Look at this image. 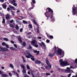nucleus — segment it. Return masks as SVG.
Segmentation results:
<instances>
[{
	"label": "nucleus",
	"instance_id": "1",
	"mask_svg": "<svg viewBox=\"0 0 77 77\" xmlns=\"http://www.w3.org/2000/svg\"><path fill=\"white\" fill-rule=\"evenodd\" d=\"M48 12L47 13L46 12L45 14L46 16V17H47V20H48V19H50L51 21H54V19L53 18V15L52 14L53 13V11L50 8H48Z\"/></svg>",
	"mask_w": 77,
	"mask_h": 77
},
{
	"label": "nucleus",
	"instance_id": "2",
	"mask_svg": "<svg viewBox=\"0 0 77 77\" xmlns=\"http://www.w3.org/2000/svg\"><path fill=\"white\" fill-rule=\"evenodd\" d=\"M63 59H60L59 62H60V65L61 66H66L69 65V64L68 63L67 61H63Z\"/></svg>",
	"mask_w": 77,
	"mask_h": 77
},
{
	"label": "nucleus",
	"instance_id": "3",
	"mask_svg": "<svg viewBox=\"0 0 77 77\" xmlns=\"http://www.w3.org/2000/svg\"><path fill=\"white\" fill-rule=\"evenodd\" d=\"M31 45H33L34 47H36V48H38V43H37V42L36 40H33L31 42Z\"/></svg>",
	"mask_w": 77,
	"mask_h": 77
},
{
	"label": "nucleus",
	"instance_id": "4",
	"mask_svg": "<svg viewBox=\"0 0 77 77\" xmlns=\"http://www.w3.org/2000/svg\"><path fill=\"white\" fill-rule=\"evenodd\" d=\"M1 50L2 51H9L8 49L6 48H3L1 47Z\"/></svg>",
	"mask_w": 77,
	"mask_h": 77
},
{
	"label": "nucleus",
	"instance_id": "5",
	"mask_svg": "<svg viewBox=\"0 0 77 77\" xmlns=\"http://www.w3.org/2000/svg\"><path fill=\"white\" fill-rule=\"evenodd\" d=\"M67 70H66L65 72H69L71 73V72H72V70L70 69V68L69 67H67Z\"/></svg>",
	"mask_w": 77,
	"mask_h": 77
},
{
	"label": "nucleus",
	"instance_id": "6",
	"mask_svg": "<svg viewBox=\"0 0 77 77\" xmlns=\"http://www.w3.org/2000/svg\"><path fill=\"white\" fill-rule=\"evenodd\" d=\"M62 49H58L57 51V54H58V55H61V54H62Z\"/></svg>",
	"mask_w": 77,
	"mask_h": 77
},
{
	"label": "nucleus",
	"instance_id": "7",
	"mask_svg": "<svg viewBox=\"0 0 77 77\" xmlns=\"http://www.w3.org/2000/svg\"><path fill=\"white\" fill-rule=\"evenodd\" d=\"M42 45L43 46L45 50H46L47 49V48L46 47V45L45 44V43L43 42L42 41Z\"/></svg>",
	"mask_w": 77,
	"mask_h": 77
},
{
	"label": "nucleus",
	"instance_id": "8",
	"mask_svg": "<svg viewBox=\"0 0 77 77\" xmlns=\"http://www.w3.org/2000/svg\"><path fill=\"white\" fill-rule=\"evenodd\" d=\"M10 0L9 2L10 3H11V4H13V3H15L16 2V0Z\"/></svg>",
	"mask_w": 77,
	"mask_h": 77
},
{
	"label": "nucleus",
	"instance_id": "9",
	"mask_svg": "<svg viewBox=\"0 0 77 77\" xmlns=\"http://www.w3.org/2000/svg\"><path fill=\"white\" fill-rule=\"evenodd\" d=\"M10 50H13V51H17V50L15 48H14L13 47H11L10 48Z\"/></svg>",
	"mask_w": 77,
	"mask_h": 77
},
{
	"label": "nucleus",
	"instance_id": "10",
	"mask_svg": "<svg viewBox=\"0 0 77 77\" xmlns=\"http://www.w3.org/2000/svg\"><path fill=\"white\" fill-rule=\"evenodd\" d=\"M9 8H10L11 9H12V10H15V7L12 6L11 5H9Z\"/></svg>",
	"mask_w": 77,
	"mask_h": 77
},
{
	"label": "nucleus",
	"instance_id": "11",
	"mask_svg": "<svg viewBox=\"0 0 77 77\" xmlns=\"http://www.w3.org/2000/svg\"><path fill=\"white\" fill-rule=\"evenodd\" d=\"M46 62L47 64L48 65H48H49L50 62H49V61L48 60V59L47 58L46 59Z\"/></svg>",
	"mask_w": 77,
	"mask_h": 77
},
{
	"label": "nucleus",
	"instance_id": "12",
	"mask_svg": "<svg viewBox=\"0 0 77 77\" xmlns=\"http://www.w3.org/2000/svg\"><path fill=\"white\" fill-rule=\"evenodd\" d=\"M27 55H25V56L27 58H30V57L31 56H32V55H31V54H29L27 53Z\"/></svg>",
	"mask_w": 77,
	"mask_h": 77
},
{
	"label": "nucleus",
	"instance_id": "13",
	"mask_svg": "<svg viewBox=\"0 0 77 77\" xmlns=\"http://www.w3.org/2000/svg\"><path fill=\"white\" fill-rule=\"evenodd\" d=\"M32 21L33 22V23H34L36 25V26H38V23H36V21L35 20L32 19Z\"/></svg>",
	"mask_w": 77,
	"mask_h": 77
},
{
	"label": "nucleus",
	"instance_id": "14",
	"mask_svg": "<svg viewBox=\"0 0 77 77\" xmlns=\"http://www.w3.org/2000/svg\"><path fill=\"white\" fill-rule=\"evenodd\" d=\"M2 7L4 9H6V7H7V5L6 4H3L2 5Z\"/></svg>",
	"mask_w": 77,
	"mask_h": 77
},
{
	"label": "nucleus",
	"instance_id": "15",
	"mask_svg": "<svg viewBox=\"0 0 77 77\" xmlns=\"http://www.w3.org/2000/svg\"><path fill=\"white\" fill-rule=\"evenodd\" d=\"M6 18L7 20H8V19H9L10 18V16H9V15L7 14L6 15Z\"/></svg>",
	"mask_w": 77,
	"mask_h": 77
},
{
	"label": "nucleus",
	"instance_id": "16",
	"mask_svg": "<svg viewBox=\"0 0 77 77\" xmlns=\"http://www.w3.org/2000/svg\"><path fill=\"white\" fill-rule=\"evenodd\" d=\"M35 63L37 64H40L41 63V62L40 61L37 60L35 61Z\"/></svg>",
	"mask_w": 77,
	"mask_h": 77
},
{
	"label": "nucleus",
	"instance_id": "17",
	"mask_svg": "<svg viewBox=\"0 0 77 77\" xmlns=\"http://www.w3.org/2000/svg\"><path fill=\"white\" fill-rule=\"evenodd\" d=\"M21 68H22V69H25V66H24V65H23V64H21Z\"/></svg>",
	"mask_w": 77,
	"mask_h": 77
},
{
	"label": "nucleus",
	"instance_id": "18",
	"mask_svg": "<svg viewBox=\"0 0 77 77\" xmlns=\"http://www.w3.org/2000/svg\"><path fill=\"white\" fill-rule=\"evenodd\" d=\"M22 72L23 73V74L26 73V69H23V70L22 71Z\"/></svg>",
	"mask_w": 77,
	"mask_h": 77
},
{
	"label": "nucleus",
	"instance_id": "19",
	"mask_svg": "<svg viewBox=\"0 0 77 77\" xmlns=\"http://www.w3.org/2000/svg\"><path fill=\"white\" fill-rule=\"evenodd\" d=\"M28 27H29V28H30V29H32V24H29Z\"/></svg>",
	"mask_w": 77,
	"mask_h": 77
},
{
	"label": "nucleus",
	"instance_id": "20",
	"mask_svg": "<svg viewBox=\"0 0 77 77\" xmlns=\"http://www.w3.org/2000/svg\"><path fill=\"white\" fill-rule=\"evenodd\" d=\"M30 57H31V60H32L33 61V60H35V58H34V57H33V56L31 55V56Z\"/></svg>",
	"mask_w": 77,
	"mask_h": 77
},
{
	"label": "nucleus",
	"instance_id": "21",
	"mask_svg": "<svg viewBox=\"0 0 77 77\" xmlns=\"http://www.w3.org/2000/svg\"><path fill=\"white\" fill-rule=\"evenodd\" d=\"M15 28L17 29V30H19L20 29V28L18 26V25H16V27Z\"/></svg>",
	"mask_w": 77,
	"mask_h": 77
},
{
	"label": "nucleus",
	"instance_id": "22",
	"mask_svg": "<svg viewBox=\"0 0 77 77\" xmlns=\"http://www.w3.org/2000/svg\"><path fill=\"white\" fill-rule=\"evenodd\" d=\"M10 67H11V68L12 69H14V66H13V65L11 64H10Z\"/></svg>",
	"mask_w": 77,
	"mask_h": 77
},
{
	"label": "nucleus",
	"instance_id": "23",
	"mask_svg": "<svg viewBox=\"0 0 77 77\" xmlns=\"http://www.w3.org/2000/svg\"><path fill=\"white\" fill-rule=\"evenodd\" d=\"M2 77H8V75L5 74H3L2 75Z\"/></svg>",
	"mask_w": 77,
	"mask_h": 77
},
{
	"label": "nucleus",
	"instance_id": "24",
	"mask_svg": "<svg viewBox=\"0 0 77 77\" xmlns=\"http://www.w3.org/2000/svg\"><path fill=\"white\" fill-rule=\"evenodd\" d=\"M3 39L4 41H9V39L7 38H4Z\"/></svg>",
	"mask_w": 77,
	"mask_h": 77
},
{
	"label": "nucleus",
	"instance_id": "25",
	"mask_svg": "<svg viewBox=\"0 0 77 77\" xmlns=\"http://www.w3.org/2000/svg\"><path fill=\"white\" fill-rule=\"evenodd\" d=\"M18 39L19 40V41H20V42H21V43H22V40H21V38L20 37H19Z\"/></svg>",
	"mask_w": 77,
	"mask_h": 77
},
{
	"label": "nucleus",
	"instance_id": "26",
	"mask_svg": "<svg viewBox=\"0 0 77 77\" xmlns=\"http://www.w3.org/2000/svg\"><path fill=\"white\" fill-rule=\"evenodd\" d=\"M75 7H73L72 8V10H73V11H74V12H75V11H76V8H74Z\"/></svg>",
	"mask_w": 77,
	"mask_h": 77
},
{
	"label": "nucleus",
	"instance_id": "27",
	"mask_svg": "<svg viewBox=\"0 0 77 77\" xmlns=\"http://www.w3.org/2000/svg\"><path fill=\"white\" fill-rule=\"evenodd\" d=\"M11 13L12 15H14V16L15 14H14V13H15L13 11H12V10H11Z\"/></svg>",
	"mask_w": 77,
	"mask_h": 77
},
{
	"label": "nucleus",
	"instance_id": "28",
	"mask_svg": "<svg viewBox=\"0 0 77 77\" xmlns=\"http://www.w3.org/2000/svg\"><path fill=\"white\" fill-rule=\"evenodd\" d=\"M23 24H27V22L24 20H23Z\"/></svg>",
	"mask_w": 77,
	"mask_h": 77
},
{
	"label": "nucleus",
	"instance_id": "29",
	"mask_svg": "<svg viewBox=\"0 0 77 77\" xmlns=\"http://www.w3.org/2000/svg\"><path fill=\"white\" fill-rule=\"evenodd\" d=\"M49 56H54V55L52 54L49 53L48 55Z\"/></svg>",
	"mask_w": 77,
	"mask_h": 77
},
{
	"label": "nucleus",
	"instance_id": "30",
	"mask_svg": "<svg viewBox=\"0 0 77 77\" xmlns=\"http://www.w3.org/2000/svg\"><path fill=\"white\" fill-rule=\"evenodd\" d=\"M13 5H14V6H17V4L15 3H13Z\"/></svg>",
	"mask_w": 77,
	"mask_h": 77
},
{
	"label": "nucleus",
	"instance_id": "31",
	"mask_svg": "<svg viewBox=\"0 0 77 77\" xmlns=\"http://www.w3.org/2000/svg\"><path fill=\"white\" fill-rule=\"evenodd\" d=\"M51 74L50 73H46V75L47 76H48V75H50Z\"/></svg>",
	"mask_w": 77,
	"mask_h": 77
},
{
	"label": "nucleus",
	"instance_id": "32",
	"mask_svg": "<svg viewBox=\"0 0 77 77\" xmlns=\"http://www.w3.org/2000/svg\"><path fill=\"white\" fill-rule=\"evenodd\" d=\"M37 33H39V32H39V27H38L37 28Z\"/></svg>",
	"mask_w": 77,
	"mask_h": 77
},
{
	"label": "nucleus",
	"instance_id": "33",
	"mask_svg": "<svg viewBox=\"0 0 77 77\" xmlns=\"http://www.w3.org/2000/svg\"><path fill=\"white\" fill-rule=\"evenodd\" d=\"M26 66L28 69H30V67H29V65H28V64H26Z\"/></svg>",
	"mask_w": 77,
	"mask_h": 77
},
{
	"label": "nucleus",
	"instance_id": "34",
	"mask_svg": "<svg viewBox=\"0 0 77 77\" xmlns=\"http://www.w3.org/2000/svg\"><path fill=\"white\" fill-rule=\"evenodd\" d=\"M3 20L2 23H5V19H4L3 17Z\"/></svg>",
	"mask_w": 77,
	"mask_h": 77
},
{
	"label": "nucleus",
	"instance_id": "35",
	"mask_svg": "<svg viewBox=\"0 0 77 77\" xmlns=\"http://www.w3.org/2000/svg\"><path fill=\"white\" fill-rule=\"evenodd\" d=\"M28 47H29V48L30 49H32V46H31L30 45H29L28 46Z\"/></svg>",
	"mask_w": 77,
	"mask_h": 77
},
{
	"label": "nucleus",
	"instance_id": "36",
	"mask_svg": "<svg viewBox=\"0 0 77 77\" xmlns=\"http://www.w3.org/2000/svg\"><path fill=\"white\" fill-rule=\"evenodd\" d=\"M32 6L33 7H31V8H29V10H31V9H33V8L35 7V6L34 5H33Z\"/></svg>",
	"mask_w": 77,
	"mask_h": 77
},
{
	"label": "nucleus",
	"instance_id": "37",
	"mask_svg": "<svg viewBox=\"0 0 77 77\" xmlns=\"http://www.w3.org/2000/svg\"><path fill=\"white\" fill-rule=\"evenodd\" d=\"M23 46H26V42H24L23 43Z\"/></svg>",
	"mask_w": 77,
	"mask_h": 77
},
{
	"label": "nucleus",
	"instance_id": "38",
	"mask_svg": "<svg viewBox=\"0 0 77 77\" xmlns=\"http://www.w3.org/2000/svg\"><path fill=\"white\" fill-rule=\"evenodd\" d=\"M6 43H5V42H3L2 43V45H3L4 46H5V45H6Z\"/></svg>",
	"mask_w": 77,
	"mask_h": 77
},
{
	"label": "nucleus",
	"instance_id": "39",
	"mask_svg": "<svg viewBox=\"0 0 77 77\" xmlns=\"http://www.w3.org/2000/svg\"><path fill=\"white\" fill-rule=\"evenodd\" d=\"M32 1L33 3H36V2H35V0H32Z\"/></svg>",
	"mask_w": 77,
	"mask_h": 77
},
{
	"label": "nucleus",
	"instance_id": "40",
	"mask_svg": "<svg viewBox=\"0 0 77 77\" xmlns=\"http://www.w3.org/2000/svg\"><path fill=\"white\" fill-rule=\"evenodd\" d=\"M45 68H46V69H49V68H48V67L47 66H46Z\"/></svg>",
	"mask_w": 77,
	"mask_h": 77
},
{
	"label": "nucleus",
	"instance_id": "41",
	"mask_svg": "<svg viewBox=\"0 0 77 77\" xmlns=\"http://www.w3.org/2000/svg\"><path fill=\"white\" fill-rule=\"evenodd\" d=\"M10 26L11 27H12V28H14V26H13V25L12 24H10Z\"/></svg>",
	"mask_w": 77,
	"mask_h": 77
},
{
	"label": "nucleus",
	"instance_id": "42",
	"mask_svg": "<svg viewBox=\"0 0 77 77\" xmlns=\"http://www.w3.org/2000/svg\"><path fill=\"white\" fill-rule=\"evenodd\" d=\"M62 53L63 54V55L62 57H63V56H64V54H65V53L63 51H62Z\"/></svg>",
	"mask_w": 77,
	"mask_h": 77
},
{
	"label": "nucleus",
	"instance_id": "43",
	"mask_svg": "<svg viewBox=\"0 0 77 77\" xmlns=\"http://www.w3.org/2000/svg\"><path fill=\"white\" fill-rule=\"evenodd\" d=\"M14 47H15L16 48H17V45H16V44H14Z\"/></svg>",
	"mask_w": 77,
	"mask_h": 77
},
{
	"label": "nucleus",
	"instance_id": "44",
	"mask_svg": "<svg viewBox=\"0 0 77 77\" xmlns=\"http://www.w3.org/2000/svg\"><path fill=\"white\" fill-rule=\"evenodd\" d=\"M6 48H9V45H8L6 44Z\"/></svg>",
	"mask_w": 77,
	"mask_h": 77
},
{
	"label": "nucleus",
	"instance_id": "45",
	"mask_svg": "<svg viewBox=\"0 0 77 77\" xmlns=\"http://www.w3.org/2000/svg\"><path fill=\"white\" fill-rule=\"evenodd\" d=\"M8 74L10 76V77H12V74L11 73H9Z\"/></svg>",
	"mask_w": 77,
	"mask_h": 77
},
{
	"label": "nucleus",
	"instance_id": "46",
	"mask_svg": "<svg viewBox=\"0 0 77 77\" xmlns=\"http://www.w3.org/2000/svg\"><path fill=\"white\" fill-rule=\"evenodd\" d=\"M24 77H29V76L26 74H25Z\"/></svg>",
	"mask_w": 77,
	"mask_h": 77
},
{
	"label": "nucleus",
	"instance_id": "47",
	"mask_svg": "<svg viewBox=\"0 0 77 77\" xmlns=\"http://www.w3.org/2000/svg\"><path fill=\"white\" fill-rule=\"evenodd\" d=\"M48 66H49L50 69H51V65H49Z\"/></svg>",
	"mask_w": 77,
	"mask_h": 77
},
{
	"label": "nucleus",
	"instance_id": "48",
	"mask_svg": "<svg viewBox=\"0 0 77 77\" xmlns=\"http://www.w3.org/2000/svg\"><path fill=\"white\" fill-rule=\"evenodd\" d=\"M7 11H8V12H9V11H10V10H11V9L9 8L8 7L7 8Z\"/></svg>",
	"mask_w": 77,
	"mask_h": 77
},
{
	"label": "nucleus",
	"instance_id": "49",
	"mask_svg": "<svg viewBox=\"0 0 77 77\" xmlns=\"http://www.w3.org/2000/svg\"><path fill=\"white\" fill-rule=\"evenodd\" d=\"M16 74L17 76V77H20V76H19V75H18V73L16 72Z\"/></svg>",
	"mask_w": 77,
	"mask_h": 77
},
{
	"label": "nucleus",
	"instance_id": "50",
	"mask_svg": "<svg viewBox=\"0 0 77 77\" xmlns=\"http://www.w3.org/2000/svg\"><path fill=\"white\" fill-rule=\"evenodd\" d=\"M49 42H50V40H49L48 39L47 40L46 42H47V43H49Z\"/></svg>",
	"mask_w": 77,
	"mask_h": 77
},
{
	"label": "nucleus",
	"instance_id": "51",
	"mask_svg": "<svg viewBox=\"0 0 77 77\" xmlns=\"http://www.w3.org/2000/svg\"><path fill=\"white\" fill-rule=\"evenodd\" d=\"M54 50H55L56 51H57V50L56 49V46H55V47L54 48Z\"/></svg>",
	"mask_w": 77,
	"mask_h": 77
},
{
	"label": "nucleus",
	"instance_id": "52",
	"mask_svg": "<svg viewBox=\"0 0 77 77\" xmlns=\"http://www.w3.org/2000/svg\"><path fill=\"white\" fill-rule=\"evenodd\" d=\"M38 39H42V38L40 36H39L38 37H37Z\"/></svg>",
	"mask_w": 77,
	"mask_h": 77
},
{
	"label": "nucleus",
	"instance_id": "53",
	"mask_svg": "<svg viewBox=\"0 0 77 77\" xmlns=\"http://www.w3.org/2000/svg\"><path fill=\"white\" fill-rule=\"evenodd\" d=\"M0 2H1V3H3L5 2L4 0H0Z\"/></svg>",
	"mask_w": 77,
	"mask_h": 77
},
{
	"label": "nucleus",
	"instance_id": "54",
	"mask_svg": "<svg viewBox=\"0 0 77 77\" xmlns=\"http://www.w3.org/2000/svg\"><path fill=\"white\" fill-rule=\"evenodd\" d=\"M38 51L37 50H35L34 51V52L35 53H38Z\"/></svg>",
	"mask_w": 77,
	"mask_h": 77
},
{
	"label": "nucleus",
	"instance_id": "55",
	"mask_svg": "<svg viewBox=\"0 0 77 77\" xmlns=\"http://www.w3.org/2000/svg\"><path fill=\"white\" fill-rule=\"evenodd\" d=\"M39 45H40L41 47H42V44H41V43H39Z\"/></svg>",
	"mask_w": 77,
	"mask_h": 77
},
{
	"label": "nucleus",
	"instance_id": "56",
	"mask_svg": "<svg viewBox=\"0 0 77 77\" xmlns=\"http://www.w3.org/2000/svg\"><path fill=\"white\" fill-rule=\"evenodd\" d=\"M37 53L36 54V56H37V55H38L39 54V51H38L37 52Z\"/></svg>",
	"mask_w": 77,
	"mask_h": 77
},
{
	"label": "nucleus",
	"instance_id": "57",
	"mask_svg": "<svg viewBox=\"0 0 77 77\" xmlns=\"http://www.w3.org/2000/svg\"><path fill=\"white\" fill-rule=\"evenodd\" d=\"M23 28H21L20 29V32H23Z\"/></svg>",
	"mask_w": 77,
	"mask_h": 77
},
{
	"label": "nucleus",
	"instance_id": "58",
	"mask_svg": "<svg viewBox=\"0 0 77 77\" xmlns=\"http://www.w3.org/2000/svg\"><path fill=\"white\" fill-rule=\"evenodd\" d=\"M11 42L12 44H14V41H11Z\"/></svg>",
	"mask_w": 77,
	"mask_h": 77
},
{
	"label": "nucleus",
	"instance_id": "59",
	"mask_svg": "<svg viewBox=\"0 0 77 77\" xmlns=\"http://www.w3.org/2000/svg\"><path fill=\"white\" fill-rule=\"evenodd\" d=\"M13 21H14L13 20H10V23H13Z\"/></svg>",
	"mask_w": 77,
	"mask_h": 77
},
{
	"label": "nucleus",
	"instance_id": "60",
	"mask_svg": "<svg viewBox=\"0 0 77 77\" xmlns=\"http://www.w3.org/2000/svg\"><path fill=\"white\" fill-rule=\"evenodd\" d=\"M50 38H52V39H53V36L52 35H50Z\"/></svg>",
	"mask_w": 77,
	"mask_h": 77
},
{
	"label": "nucleus",
	"instance_id": "61",
	"mask_svg": "<svg viewBox=\"0 0 77 77\" xmlns=\"http://www.w3.org/2000/svg\"><path fill=\"white\" fill-rule=\"evenodd\" d=\"M47 36L48 37V38H50V35H48L47 34Z\"/></svg>",
	"mask_w": 77,
	"mask_h": 77
},
{
	"label": "nucleus",
	"instance_id": "62",
	"mask_svg": "<svg viewBox=\"0 0 77 77\" xmlns=\"http://www.w3.org/2000/svg\"><path fill=\"white\" fill-rule=\"evenodd\" d=\"M71 75V73H70L68 75V77H70Z\"/></svg>",
	"mask_w": 77,
	"mask_h": 77
},
{
	"label": "nucleus",
	"instance_id": "63",
	"mask_svg": "<svg viewBox=\"0 0 77 77\" xmlns=\"http://www.w3.org/2000/svg\"><path fill=\"white\" fill-rule=\"evenodd\" d=\"M41 69H43V70H45V69L44 68H43V67H41Z\"/></svg>",
	"mask_w": 77,
	"mask_h": 77
},
{
	"label": "nucleus",
	"instance_id": "64",
	"mask_svg": "<svg viewBox=\"0 0 77 77\" xmlns=\"http://www.w3.org/2000/svg\"><path fill=\"white\" fill-rule=\"evenodd\" d=\"M75 63H77V58L75 60Z\"/></svg>",
	"mask_w": 77,
	"mask_h": 77
}]
</instances>
